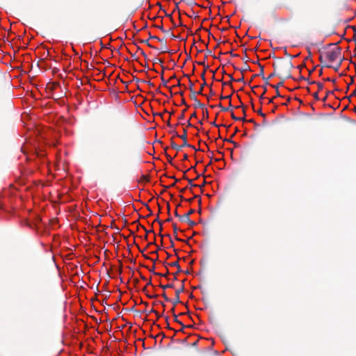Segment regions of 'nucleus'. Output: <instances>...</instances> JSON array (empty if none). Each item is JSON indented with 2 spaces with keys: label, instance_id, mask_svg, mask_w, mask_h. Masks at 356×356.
I'll return each mask as SVG.
<instances>
[{
  "label": "nucleus",
  "instance_id": "nucleus-42",
  "mask_svg": "<svg viewBox=\"0 0 356 356\" xmlns=\"http://www.w3.org/2000/svg\"><path fill=\"white\" fill-rule=\"evenodd\" d=\"M189 83H190V86H189L190 90H191V92H193V83L191 82V81H189Z\"/></svg>",
  "mask_w": 356,
  "mask_h": 356
},
{
  "label": "nucleus",
  "instance_id": "nucleus-30",
  "mask_svg": "<svg viewBox=\"0 0 356 356\" xmlns=\"http://www.w3.org/2000/svg\"><path fill=\"white\" fill-rule=\"evenodd\" d=\"M168 273H169L168 270H167V272L165 274L164 273H155V275L161 276V277H166L168 275Z\"/></svg>",
  "mask_w": 356,
  "mask_h": 356
},
{
  "label": "nucleus",
  "instance_id": "nucleus-13",
  "mask_svg": "<svg viewBox=\"0 0 356 356\" xmlns=\"http://www.w3.org/2000/svg\"><path fill=\"white\" fill-rule=\"evenodd\" d=\"M246 122L252 123V125H254V128L256 130L258 129V128L259 127V124H257L253 119H250L249 120H247Z\"/></svg>",
  "mask_w": 356,
  "mask_h": 356
},
{
  "label": "nucleus",
  "instance_id": "nucleus-64",
  "mask_svg": "<svg viewBox=\"0 0 356 356\" xmlns=\"http://www.w3.org/2000/svg\"><path fill=\"white\" fill-rule=\"evenodd\" d=\"M195 117H196V113H195V112H194V113L191 115V118H195Z\"/></svg>",
  "mask_w": 356,
  "mask_h": 356
},
{
  "label": "nucleus",
  "instance_id": "nucleus-17",
  "mask_svg": "<svg viewBox=\"0 0 356 356\" xmlns=\"http://www.w3.org/2000/svg\"><path fill=\"white\" fill-rule=\"evenodd\" d=\"M155 27H156L157 29H159L163 33H169V31H167V30H165L163 29V25H156Z\"/></svg>",
  "mask_w": 356,
  "mask_h": 356
},
{
  "label": "nucleus",
  "instance_id": "nucleus-47",
  "mask_svg": "<svg viewBox=\"0 0 356 356\" xmlns=\"http://www.w3.org/2000/svg\"><path fill=\"white\" fill-rule=\"evenodd\" d=\"M175 216L176 217H177L179 219V217H181V215L178 214V213H177V210H175Z\"/></svg>",
  "mask_w": 356,
  "mask_h": 356
},
{
  "label": "nucleus",
  "instance_id": "nucleus-11",
  "mask_svg": "<svg viewBox=\"0 0 356 356\" xmlns=\"http://www.w3.org/2000/svg\"><path fill=\"white\" fill-rule=\"evenodd\" d=\"M232 118L233 120H237V121H243V122H246L247 121V120L245 118V117H243V118H237V117H236L233 112L232 113Z\"/></svg>",
  "mask_w": 356,
  "mask_h": 356
},
{
  "label": "nucleus",
  "instance_id": "nucleus-35",
  "mask_svg": "<svg viewBox=\"0 0 356 356\" xmlns=\"http://www.w3.org/2000/svg\"><path fill=\"white\" fill-rule=\"evenodd\" d=\"M275 76H277V71H275L274 70V72L269 75L268 79H271V78L274 77Z\"/></svg>",
  "mask_w": 356,
  "mask_h": 356
},
{
  "label": "nucleus",
  "instance_id": "nucleus-40",
  "mask_svg": "<svg viewBox=\"0 0 356 356\" xmlns=\"http://www.w3.org/2000/svg\"><path fill=\"white\" fill-rule=\"evenodd\" d=\"M172 226H173V230H174L175 234H176L178 231V228L177 227L176 224H173Z\"/></svg>",
  "mask_w": 356,
  "mask_h": 356
},
{
  "label": "nucleus",
  "instance_id": "nucleus-22",
  "mask_svg": "<svg viewBox=\"0 0 356 356\" xmlns=\"http://www.w3.org/2000/svg\"><path fill=\"white\" fill-rule=\"evenodd\" d=\"M250 70V66L245 63L244 65V66L243 67V68L241 70V72H243L244 71H247V70Z\"/></svg>",
  "mask_w": 356,
  "mask_h": 356
},
{
  "label": "nucleus",
  "instance_id": "nucleus-39",
  "mask_svg": "<svg viewBox=\"0 0 356 356\" xmlns=\"http://www.w3.org/2000/svg\"><path fill=\"white\" fill-rule=\"evenodd\" d=\"M203 115L205 116L207 118L209 117V112L207 109L203 111Z\"/></svg>",
  "mask_w": 356,
  "mask_h": 356
},
{
  "label": "nucleus",
  "instance_id": "nucleus-37",
  "mask_svg": "<svg viewBox=\"0 0 356 356\" xmlns=\"http://www.w3.org/2000/svg\"><path fill=\"white\" fill-rule=\"evenodd\" d=\"M317 86H318V90H323V89L324 86H323V83H317Z\"/></svg>",
  "mask_w": 356,
  "mask_h": 356
},
{
  "label": "nucleus",
  "instance_id": "nucleus-48",
  "mask_svg": "<svg viewBox=\"0 0 356 356\" xmlns=\"http://www.w3.org/2000/svg\"><path fill=\"white\" fill-rule=\"evenodd\" d=\"M313 96L316 100L319 99L317 92H315Z\"/></svg>",
  "mask_w": 356,
  "mask_h": 356
},
{
  "label": "nucleus",
  "instance_id": "nucleus-55",
  "mask_svg": "<svg viewBox=\"0 0 356 356\" xmlns=\"http://www.w3.org/2000/svg\"><path fill=\"white\" fill-rule=\"evenodd\" d=\"M325 80L329 81H332L333 83L335 82V79H331L330 78H327Z\"/></svg>",
  "mask_w": 356,
  "mask_h": 356
},
{
  "label": "nucleus",
  "instance_id": "nucleus-7",
  "mask_svg": "<svg viewBox=\"0 0 356 356\" xmlns=\"http://www.w3.org/2000/svg\"><path fill=\"white\" fill-rule=\"evenodd\" d=\"M150 181V176L148 173L146 175H142L137 180L138 184H145Z\"/></svg>",
  "mask_w": 356,
  "mask_h": 356
},
{
  "label": "nucleus",
  "instance_id": "nucleus-44",
  "mask_svg": "<svg viewBox=\"0 0 356 356\" xmlns=\"http://www.w3.org/2000/svg\"><path fill=\"white\" fill-rule=\"evenodd\" d=\"M198 341H199V340H198V339H196L195 341H193V342H192V343H191V345H192L193 346H197V344Z\"/></svg>",
  "mask_w": 356,
  "mask_h": 356
},
{
  "label": "nucleus",
  "instance_id": "nucleus-24",
  "mask_svg": "<svg viewBox=\"0 0 356 356\" xmlns=\"http://www.w3.org/2000/svg\"><path fill=\"white\" fill-rule=\"evenodd\" d=\"M140 42L146 44L150 48L155 49V47L154 46H152V44H150L149 43L148 40H140Z\"/></svg>",
  "mask_w": 356,
  "mask_h": 356
},
{
  "label": "nucleus",
  "instance_id": "nucleus-32",
  "mask_svg": "<svg viewBox=\"0 0 356 356\" xmlns=\"http://www.w3.org/2000/svg\"><path fill=\"white\" fill-rule=\"evenodd\" d=\"M154 221H157L159 223V225H160V230L161 231L162 230L163 222L159 220V216H157V218H156V220Z\"/></svg>",
  "mask_w": 356,
  "mask_h": 356
},
{
  "label": "nucleus",
  "instance_id": "nucleus-2",
  "mask_svg": "<svg viewBox=\"0 0 356 356\" xmlns=\"http://www.w3.org/2000/svg\"><path fill=\"white\" fill-rule=\"evenodd\" d=\"M341 49L340 47H337L335 49L327 51L325 54V58L330 62H334L337 59L341 58Z\"/></svg>",
  "mask_w": 356,
  "mask_h": 356
},
{
  "label": "nucleus",
  "instance_id": "nucleus-56",
  "mask_svg": "<svg viewBox=\"0 0 356 356\" xmlns=\"http://www.w3.org/2000/svg\"><path fill=\"white\" fill-rule=\"evenodd\" d=\"M170 159H168V162L172 163V159L175 158V157H172V156H170L169 157Z\"/></svg>",
  "mask_w": 356,
  "mask_h": 356
},
{
  "label": "nucleus",
  "instance_id": "nucleus-26",
  "mask_svg": "<svg viewBox=\"0 0 356 356\" xmlns=\"http://www.w3.org/2000/svg\"><path fill=\"white\" fill-rule=\"evenodd\" d=\"M256 112H257L259 115H261L263 118H266V114H265V113H264L262 112V111H261V108H259V110H257Z\"/></svg>",
  "mask_w": 356,
  "mask_h": 356
},
{
  "label": "nucleus",
  "instance_id": "nucleus-58",
  "mask_svg": "<svg viewBox=\"0 0 356 356\" xmlns=\"http://www.w3.org/2000/svg\"><path fill=\"white\" fill-rule=\"evenodd\" d=\"M149 312V313L152 312V313L157 314V312L156 310H154V309H150V311Z\"/></svg>",
  "mask_w": 356,
  "mask_h": 356
},
{
  "label": "nucleus",
  "instance_id": "nucleus-16",
  "mask_svg": "<svg viewBox=\"0 0 356 356\" xmlns=\"http://www.w3.org/2000/svg\"><path fill=\"white\" fill-rule=\"evenodd\" d=\"M146 163L151 165V167L147 170V172L149 174L154 169V163L150 162H147Z\"/></svg>",
  "mask_w": 356,
  "mask_h": 356
},
{
  "label": "nucleus",
  "instance_id": "nucleus-21",
  "mask_svg": "<svg viewBox=\"0 0 356 356\" xmlns=\"http://www.w3.org/2000/svg\"><path fill=\"white\" fill-rule=\"evenodd\" d=\"M174 320L175 322L179 323L182 326L183 328L185 327V326L182 324V323L179 321L177 316L175 314H174Z\"/></svg>",
  "mask_w": 356,
  "mask_h": 356
},
{
  "label": "nucleus",
  "instance_id": "nucleus-46",
  "mask_svg": "<svg viewBox=\"0 0 356 356\" xmlns=\"http://www.w3.org/2000/svg\"><path fill=\"white\" fill-rule=\"evenodd\" d=\"M236 81H237V82H244V78H243V76H242L241 78H240V79H238L236 80Z\"/></svg>",
  "mask_w": 356,
  "mask_h": 356
},
{
  "label": "nucleus",
  "instance_id": "nucleus-28",
  "mask_svg": "<svg viewBox=\"0 0 356 356\" xmlns=\"http://www.w3.org/2000/svg\"><path fill=\"white\" fill-rule=\"evenodd\" d=\"M168 265L170 266H175V267H179V266L178 261L172 262V263L169 264Z\"/></svg>",
  "mask_w": 356,
  "mask_h": 356
},
{
  "label": "nucleus",
  "instance_id": "nucleus-3",
  "mask_svg": "<svg viewBox=\"0 0 356 356\" xmlns=\"http://www.w3.org/2000/svg\"><path fill=\"white\" fill-rule=\"evenodd\" d=\"M194 212H195L194 209H190L188 211V213H186V214L181 216V217H179V220L181 221H182V222H187L191 227H194L195 225H196V222L195 221L191 220L190 219V215H191Z\"/></svg>",
  "mask_w": 356,
  "mask_h": 356
},
{
  "label": "nucleus",
  "instance_id": "nucleus-51",
  "mask_svg": "<svg viewBox=\"0 0 356 356\" xmlns=\"http://www.w3.org/2000/svg\"><path fill=\"white\" fill-rule=\"evenodd\" d=\"M353 81H354L353 78H351V81H350V82H349V84L348 85L347 90H348V88H349V86H350V85H351V84H353Z\"/></svg>",
  "mask_w": 356,
  "mask_h": 356
},
{
  "label": "nucleus",
  "instance_id": "nucleus-25",
  "mask_svg": "<svg viewBox=\"0 0 356 356\" xmlns=\"http://www.w3.org/2000/svg\"><path fill=\"white\" fill-rule=\"evenodd\" d=\"M206 85V81L204 80L203 84H202L200 90L197 92L198 95H202V90L204 86Z\"/></svg>",
  "mask_w": 356,
  "mask_h": 356
},
{
  "label": "nucleus",
  "instance_id": "nucleus-41",
  "mask_svg": "<svg viewBox=\"0 0 356 356\" xmlns=\"http://www.w3.org/2000/svg\"><path fill=\"white\" fill-rule=\"evenodd\" d=\"M161 80L163 86H167L168 81L165 80L163 76L161 77Z\"/></svg>",
  "mask_w": 356,
  "mask_h": 356
},
{
  "label": "nucleus",
  "instance_id": "nucleus-1",
  "mask_svg": "<svg viewBox=\"0 0 356 356\" xmlns=\"http://www.w3.org/2000/svg\"><path fill=\"white\" fill-rule=\"evenodd\" d=\"M273 66L281 79L285 80L291 78V70L293 67L291 60H282L277 64L274 63Z\"/></svg>",
  "mask_w": 356,
  "mask_h": 356
},
{
  "label": "nucleus",
  "instance_id": "nucleus-60",
  "mask_svg": "<svg viewBox=\"0 0 356 356\" xmlns=\"http://www.w3.org/2000/svg\"><path fill=\"white\" fill-rule=\"evenodd\" d=\"M262 123H263L264 124H265V125L268 124V123H267V121L266 120V118H264Z\"/></svg>",
  "mask_w": 356,
  "mask_h": 356
},
{
  "label": "nucleus",
  "instance_id": "nucleus-14",
  "mask_svg": "<svg viewBox=\"0 0 356 356\" xmlns=\"http://www.w3.org/2000/svg\"><path fill=\"white\" fill-rule=\"evenodd\" d=\"M259 64V67L260 68V72L259 74H258V76H261L262 78L264 79H265L264 78V67L263 65H261L260 63H258Z\"/></svg>",
  "mask_w": 356,
  "mask_h": 356
},
{
  "label": "nucleus",
  "instance_id": "nucleus-8",
  "mask_svg": "<svg viewBox=\"0 0 356 356\" xmlns=\"http://www.w3.org/2000/svg\"><path fill=\"white\" fill-rule=\"evenodd\" d=\"M342 61H343V58H341V59H339V61L336 66L324 64L323 67H328V68H333L335 72H338L339 69L340 68V66L341 65Z\"/></svg>",
  "mask_w": 356,
  "mask_h": 356
},
{
  "label": "nucleus",
  "instance_id": "nucleus-5",
  "mask_svg": "<svg viewBox=\"0 0 356 356\" xmlns=\"http://www.w3.org/2000/svg\"><path fill=\"white\" fill-rule=\"evenodd\" d=\"M184 286H181V287L179 289H177L175 291V298L172 300V302L174 306H175L176 305H177L178 303L180 302V300H179V294L184 291Z\"/></svg>",
  "mask_w": 356,
  "mask_h": 356
},
{
  "label": "nucleus",
  "instance_id": "nucleus-43",
  "mask_svg": "<svg viewBox=\"0 0 356 356\" xmlns=\"http://www.w3.org/2000/svg\"><path fill=\"white\" fill-rule=\"evenodd\" d=\"M143 82L147 83L149 86H154V83L149 81H143Z\"/></svg>",
  "mask_w": 356,
  "mask_h": 356
},
{
  "label": "nucleus",
  "instance_id": "nucleus-31",
  "mask_svg": "<svg viewBox=\"0 0 356 356\" xmlns=\"http://www.w3.org/2000/svg\"><path fill=\"white\" fill-rule=\"evenodd\" d=\"M218 106L221 108L222 111H228L229 110V107L225 108V106H222L221 104H219Z\"/></svg>",
  "mask_w": 356,
  "mask_h": 356
},
{
  "label": "nucleus",
  "instance_id": "nucleus-52",
  "mask_svg": "<svg viewBox=\"0 0 356 356\" xmlns=\"http://www.w3.org/2000/svg\"><path fill=\"white\" fill-rule=\"evenodd\" d=\"M353 96H356V88L354 90V91L352 92V94L350 95V97H353Z\"/></svg>",
  "mask_w": 356,
  "mask_h": 356
},
{
  "label": "nucleus",
  "instance_id": "nucleus-9",
  "mask_svg": "<svg viewBox=\"0 0 356 356\" xmlns=\"http://www.w3.org/2000/svg\"><path fill=\"white\" fill-rule=\"evenodd\" d=\"M284 80L281 79V81H280L276 86H271L276 90V97H282L280 94L279 88L284 85Z\"/></svg>",
  "mask_w": 356,
  "mask_h": 356
},
{
  "label": "nucleus",
  "instance_id": "nucleus-54",
  "mask_svg": "<svg viewBox=\"0 0 356 356\" xmlns=\"http://www.w3.org/2000/svg\"><path fill=\"white\" fill-rule=\"evenodd\" d=\"M170 118H168V121H167V125L170 127H171V124L170 122Z\"/></svg>",
  "mask_w": 356,
  "mask_h": 356
},
{
  "label": "nucleus",
  "instance_id": "nucleus-29",
  "mask_svg": "<svg viewBox=\"0 0 356 356\" xmlns=\"http://www.w3.org/2000/svg\"><path fill=\"white\" fill-rule=\"evenodd\" d=\"M191 98L195 101V99H197L196 96H195V92L194 90H193V92H191Z\"/></svg>",
  "mask_w": 356,
  "mask_h": 356
},
{
  "label": "nucleus",
  "instance_id": "nucleus-63",
  "mask_svg": "<svg viewBox=\"0 0 356 356\" xmlns=\"http://www.w3.org/2000/svg\"><path fill=\"white\" fill-rule=\"evenodd\" d=\"M187 126H188V127H192V124H191V123L190 122V120H188V122H187Z\"/></svg>",
  "mask_w": 356,
  "mask_h": 356
},
{
  "label": "nucleus",
  "instance_id": "nucleus-6",
  "mask_svg": "<svg viewBox=\"0 0 356 356\" xmlns=\"http://www.w3.org/2000/svg\"><path fill=\"white\" fill-rule=\"evenodd\" d=\"M180 138L184 140V147L188 146V147L195 149V152L197 151V149L193 146L187 144V131L186 129H184V134L180 136Z\"/></svg>",
  "mask_w": 356,
  "mask_h": 356
},
{
  "label": "nucleus",
  "instance_id": "nucleus-10",
  "mask_svg": "<svg viewBox=\"0 0 356 356\" xmlns=\"http://www.w3.org/2000/svg\"><path fill=\"white\" fill-rule=\"evenodd\" d=\"M171 146L173 149H176L177 152L180 151L183 147H184V145H176L174 142H172L171 143Z\"/></svg>",
  "mask_w": 356,
  "mask_h": 356
},
{
  "label": "nucleus",
  "instance_id": "nucleus-33",
  "mask_svg": "<svg viewBox=\"0 0 356 356\" xmlns=\"http://www.w3.org/2000/svg\"><path fill=\"white\" fill-rule=\"evenodd\" d=\"M154 63H162L163 60L160 58H156L153 60Z\"/></svg>",
  "mask_w": 356,
  "mask_h": 356
},
{
  "label": "nucleus",
  "instance_id": "nucleus-49",
  "mask_svg": "<svg viewBox=\"0 0 356 356\" xmlns=\"http://www.w3.org/2000/svg\"><path fill=\"white\" fill-rule=\"evenodd\" d=\"M231 98V95H227V96H221L220 99H230Z\"/></svg>",
  "mask_w": 356,
  "mask_h": 356
},
{
  "label": "nucleus",
  "instance_id": "nucleus-61",
  "mask_svg": "<svg viewBox=\"0 0 356 356\" xmlns=\"http://www.w3.org/2000/svg\"><path fill=\"white\" fill-rule=\"evenodd\" d=\"M327 98V95H325V96L322 99V101H323V102H325L326 101Z\"/></svg>",
  "mask_w": 356,
  "mask_h": 356
},
{
  "label": "nucleus",
  "instance_id": "nucleus-19",
  "mask_svg": "<svg viewBox=\"0 0 356 356\" xmlns=\"http://www.w3.org/2000/svg\"><path fill=\"white\" fill-rule=\"evenodd\" d=\"M149 38L150 39L157 40L158 41H159V42H161L162 43L163 42V39H161V38H159L157 36L152 35L151 34H149Z\"/></svg>",
  "mask_w": 356,
  "mask_h": 356
},
{
  "label": "nucleus",
  "instance_id": "nucleus-15",
  "mask_svg": "<svg viewBox=\"0 0 356 356\" xmlns=\"http://www.w3.org/2000/svg\"><path fill=\"white\" fill-rule=\"evenodd\" d=\"M160 287L161 289H163V290H165V289H166L168 288H173L174 285L172 284H166V285L160 284Z\"/></svg>",
  "mask_w": 356,
  "mask_h": 356
},
{
  "label": "nucleus",
  "instance_id": "nucleus-38",
  "mask_svg": "<svg viewBox=\"0 0 356 356\" xmlns=\"http://www.w3.org/2000/svg\"><path fill=\"white\" fill-rule=\"evenodd\" d=\"M163 298L165 299V301L169 302L170 300L166 296V293L165 292L162 294Z\"/></svg>",
  "mask_w": 356,
  "mask_h": 356
},
{
  "label": "nucleus",
  "instance_id": "nucleus-45",
  "mask_svg": "<svg viewBox=\"0 0 356 356\" xmlns=\"http://www.w3.org/2000/svg\"><path fill=\"white\" fill-rule=\"evenodd\" d=\"M177 272L175 273V275H177V274H179V273H181V270L180 268V266H179V267H177Z\"/></svg>",
  "mask_w": 356,
  "mask_h": 356
},
{
  "label": "nucleus",
  "instance_id": "nucleus-12",
  "mask_svg": "<svg viewBox=\"0 0 356 356\" xmlns=\"http://www.w3.org/2000/svg\"><path fill=\"white\" fill-rule=\"evenodd\" d=\"M194 102H195L194 105H195V108H204V105L203 104H202L198 99H195Z\"/></svg>",
  "mask_w": 356,
  "mask_h": 356
},
{
  "label": "nucleus",
  "instance_id": "nucleus-20",
  "mask_svg": "<svg viewBox=\"0 0 356 356\" xmlns=\"http://www.w3.org/2000/svg\"><path fill=\"white\" fill-rule=\"evenodd\" d=\"M181 1H186L188 5H197L194 0H181Z\"/></svg>",
  "mask_w": 356,
  "mask_h": 356
},
{
  "label": "nucleus",
  "instance_id": "nucleus-18",
  "mask_svg": "<svg viewBox=\"0 0 356 356\" xmlns=\"http://www.w3.org/2000/svg\"><path fill=\"white\" fill-rule=\"evenodd\" d=\"M140 226L145 231L146 235L145 236V239L147 240V234L150 233V232H153L154 231H153V229L147 230L146 228L144 226H143V225H140Z\"/></svg>",
  "mask_w": 356,
  "mask_h": 356
},
{
  "label": "nucleus",
  "instance_id": "nucleus-59",
  "mask_svg": "<svg viewBox=\"0 0 356 356\" xmlns=\"http://www.w3.org/2000/svg\"><path fill=\"white\" fill-rule=\"evenodd\" d=\"M233 143H234L235 147H240V145L238 143H236L235 142H234Z\"/></svg>",
  "mask_w": 356,
  "mask_h": 356
},
{
  "label": "nucleus",
  "instance_id": "nucleus-50",
  "mask_svg": "<svg viewBox=\"0 0 356 356\" xmlns=\"http://www.w3.org/2000/svg\"><path fill=\"white\" fill-rule=\"evenodd\" d=\"M266 92V89L264 90V92L262 95H260L259 99H264V94Z\"/></svg>",
  "mask_w": 356,
  "mask_h": 356
},
{
  "label": "nucleus",
  "instance_id": "nucleus-34",
  "mask_svg": "<svg viewBox=\"0 0 356 356\" xmlns=\"http://www.w3.org/2000/svg\"><path fill=\"white\" fill-rule=\"evenodd\" d=\"M138 51H139L140 52V54L145 57L146 58L147 57V55L143 51V50L140 48V47H138Z\"/></svg>",
  "mask_w": 356,
  "mask_h": 356
},
{
  "label": "nucleus",
  "instance_id": "nucleus-57",
  "mask_svg": "<svg viewBox=\"0 0 356 356\" xmlns=\"http://www.w3.org/2000/svg\"><path fill=\"white\" fill-rule=\"evenodd\" d=\"M204 76H205V72H203L202 73V74H201V77H202V79H204V81L205 80V79H204Z\"/></svg>",
  "mask_w": 356,
  "mask_h": 356
},
{
  "label": "nucleus",
  "instance_id": "nucleus-23",
  "mask_svg": "<svg viewBox=\"0 0 356 356\" xmlns=\"http://www.w3.org/2000/svg\"><path fill=\"white\" fill-rule=\"evenodd\" d=\"M168 51V48H167V46H166V42H165L164 44H163L162 47H161V52L162 53H165V52H167Z\"/></svg>",
  "mask_w": 356,
  "mask_h": 356
},
{
  "label": "nucleus",
  "instance_id": "nucleus-53",
  "mask_svg": "<svg viewBox=\"0 0 356 356\" xmlns=\"http://www.w3.org/2000/svg\"><path fill=\"white\" fill-rule=\"evenodd\" d=\"M229 54H230V55H231L232 56H233V57H237V56H238V54H233V53H232V51H230V52H229Z\"/></svg>",
  "mask_w": 356,
  "mask_h": 356
},
{
  "label": "nucleus",
  "instance_id": "nucleus-4",
  "mask_svg": "<svg viewBox=\"0 0 356 356\" xmlns=\"http://www.w3.org/2000/svg\"><path fill=\"white\" fill-rule=\"evenodd\" d=\"M214 163H219V165L216 166V168L219 170L223 169L225 166L224 157H210V161L208 165H213Z\"/></svg>",
  "mask_w": 356,
  "mask_h": 356
},
{
  "label": "nucleus",
  "instance_id": "nucleus-62",
  "mask_svg": "<svg viewBox=\"0 0 356 356\" xmlns=\"http://www.w3.org/2000/svg\"><path fill=\"white\" fill-rule=\"evenodd\" d=\"M170 36H171V38H172V39H175V38H177V36L175 35H174V34H172V33L170 35Z\"/></svg>",
  "mask_w": 356,
  "mask_h": 356
},
{
  "label": "nucleus",
  "instance_id": "nucleus-36",
  "mask_svg": "<svg viewBox=\"0 0 356 356\" xmlns=\"http://www.w3.org/2000/svg\"><path fill=\"white\" fill-rule=\"evenodd\" d=\"M188 183H189V184H190V186H191V187H197V186H198V185H197V184H193V181H192V180H191V179H188Z\"/></svg>",
  "mask_w": 356,
  "mask_h": 356
},
{
  "label": "nucleus",
  "instance_id": "nucleus-27",
  "mask_svg": "<svg viewBox=\"0 0 356 356\" xmlns=\"http://www.w3.org/2000/svg\"><path fill=\"white\" fill-rule=\"evenodd\" d=\"M186 109L183 110L181 114L179 116L178 120L179 121L184 119V113L186 112Z\"/></svg>",
  "mask_w": 356,
  "mask_h": 356
}]
</instances>
